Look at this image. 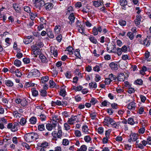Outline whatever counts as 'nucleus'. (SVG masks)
<instances>
[{
	"label": "nucleus",
	"instance_id": "nucleus-56",
	"mask_svg": "<svg viewBox=\"0 0 151 151\" xmlns=\"http://www.w3.org/2000/svg\"><path fill=\"white\" fill-rule=\"evenodd\" d=\"M110 124L114 128H116L117 126V124L113 120L111 122Z\"/></svg>",
	"mask_w": 151,
	"mask_h": 151
},
{
	"label": "nucleus",
	"instance_id": "nucleus-8",
	"mask_svg": "<svg viewBox=\"0 0 151 151\" xmlns=\"http://www.w3.org/2000/svg\"><path fill=\"white\" fill-rule=\"evenodd\" d=\"M102 31V28L100 26L98 27H94L93 29L92 33L95 36L96 35L98 34V32H101Z\"/></svg>",
	"mask_w": 151,
	"mask_h": 151
},
{
	"label": "nucleus",
	"instance_id": "nucleus-58",
	"mask_svg": "<svg viewBox=\"0 0 151 151\" xmlns=\"http://www.w3.org/2000/svg\"><path fill=\"white\" fill-rule=\"evenodd\" d=\"M47 34V36L50 38H54V35L52 32L49 31Z\"/></svg>",
	"mask_w": 151,
	"mask_h": 151
},
{
	"label": "nucleus",
	"instance_id": "nucleus-48",
	"mask_svg": "<svg viewBox=\"0 0 151 151\" xmlns=\"http://www.w3.org/2000/svg\"><path fill=\"white\" fill-rule=\"evenodd\" d=\"M48 145V143L47 142H45L41 144L40 145L41 147L46 148Z\"/></svg>",
	"mask_w": 151,
	"mask_h": 151
},
{
	"label": "nucleus",
	"instance_id": "nucleus-42",
	"mask_svg": "<svg viewBox=\"0 0 151 151\" xmlns=\"http://www.w3.org/2000/svg\"><path fill=\"white\" fill-rule=\"evenodd\" d=\"M127 0H120V4L122 6H124L127 4Z\"/></svg>",
	"mask_w": 151,
	"mask_h": 151
},
{
	"label": "nucleus",
	"instance_id": "nucleus-53",
	"mask_svg": "<svg viewBox=\"0 0 151 151\" xmlns=\"http://www.w3.org/2000/svg\"><path fill=\"white\" fill-rule=\"evenodd\" d=\"M68 124H69L67 122L64 124V127L65 128V129L67 131L68 130L70 129V126Z\"/></svg>",
	"mask_w": 151,
	"mask_h": 151
},
{
	"label": "nucleus",
	"instance_id": "nucleus-12",
	"mask_svg": "<svg viewBox=\"0 0 151 151\" xmlns=\"http://www.w3.org/2000/svg\"><path fill=\"white\" fill-rule=\"evenodd\" d=\"M136 19L134 21L136 25H138L140 24L141 20L142 18L139 15H137L136 16Z\"/></svg>",
	"mask_w": 151,
	"mask_h": 151
},
{
	"label": "nucleus",
	"instance_id": "nucleus-35",
	"mask_svg": "<svg viewBox=\"0 0 151 151\" xmlns=\"http://www.w3.org/2000/svg\"><path fill=\"white\" fill-rule=\"evenodd\" d=\"M127 35L130 40H132L134 38V34L132 32H129L127 34Z\"/></svg>",
	"mask_w": 151,
	"mask_h": 151
},
{
	"label": "nucleus",
	"instance_id": "nucleus-15",
	"mask_svg": "<svg viewBox=\"0 0 151 151\" xmlns=\"http://www.w3.org/2000/svg\"><path fill=\"white\" fill-rule=\"evenodd\" d=\"M111 48L110 47H107V50L109 52H116V47L114 45H111Z\"/></svg>",
	"mask_w": 151,
	"mask_h": 151
},
{
	"label": "nucleus",
	"instance_id": "nucleus-28",
	"mask_svg": "<svg viewBox=\"0 0 151 151\" xmlns=\"http://www.w3.org/2000/svg\"><path fill=\"white\" fill-rule=\"evenodd\" d=\"M5 83L6 85L8 86H12L13 85V82L10 80H6L5 81Z\"/></svg>",
	"mask_w": 151,
	"mask_h": 151
},
{
	"label": "nucleus",
	"instance_id": "nucleus-39",
	"mask_svg": "<svg viewBox=\"0 0 151 151\" xmlns=\"http://www.w3.org/2000/svg\"><path fill=\"white\" fill-rule=\"evenodd\" d=\"M32 95L33 96H37L38 94V92L35 88H33L32 89Z\"/></svg>",
	"mask_w": 151,
	"mask_h": 151
},
{
	"label": "nucleus",
	"instance_id": "nucleus-57",
	"mask_svg": "<svg viewBox=\"0 0 151 151\" xmlns=\"http://www.w3.org/2000/svg\"><path fill=\"white\" fill-rule=\"evenodd\" d=\"M119 24L121 26H124L126 25V22L125 21L120 20L119 21Z\"/></svg>",
	"mask_w": 151,
	"mask_h": 151
},
{
	"label": "nucleus",
	"instance_id": "nucleus-51",
	"mask_svg": "<svg viewBox=\"0 0 151 151\" xmlns=\"http://www.w3.org/2000/svg\"><path fill=\"white\" fill-rule=\"evenodd\" d=\"M69 142L67 139H64L63 140L62 144L64 146H66L69 144Z\"/></svg>",
	"mask_w": 151,
	"mask_h": 151
},
{
	"label": "nucleus",
	"instance_id": "nucleus-18",
	"mask_svg": "<svg viewBox=\"0 0 151 151\" xmlns=\"http://www.w3.org/2000/svg\"><path fill=\"white\" fill-rule=\"evenodd\" d=\"M68 18L70 21L69 23L71 24H72L74 22V20L75 19V18L74 14L73 13H71L69 17Z\"/></svg>",
	"mask_w": 151,
	"mask_h": 151
},
{
	"label": "nucleus",
	"instance_id": "nucleus-23",
	"mask_svg": "<svg viewBox=\"0 0 151 151\" xmlns=\"http://www.w3.org/2000/svg\"><path fill=\"white\" fill-rule=\"evenodd\" d=\"M84 140L87 143L90 142H91V138L89 135H86L83 138Z\"/></svg>",
	"mask_w": 151,
	"mask_h": 151
},
{
	"label": "nucleus",
	"instance_id": "nucleus-41",
	"mask_svg": "<svg viewBox=\"0 0 151 151\" xmlns=\"http://www.w3.org/2000/svg\"><path fill=\"white\" fill-rule=\"evenodd\" d=\"M34 86V84L32 83L31 82H26L25 83L24 87L25 88H27L30 87L31 86Z\"/></svg>",
	"mask_w": 151,
	"mask_h": 151
},
{
	"label": "nucleus",
	"instance_id": "nucleus-9",
	"mask_svg": "<svg viewBox=\"0 0 151 151\" xmlns=\"http://www.w3.org/2000/svg\"><path fill=\"white\" fill-rule=\"evenodd\" d=\"M50 51L51 55H53L54 57H56L58 55L57 50L54 47L51 46L50 47Z\"/></svg>",
	"mask_w": 151,
	"mask_h": 151
},
{
	"label": "nucleus",
	"instance_id": "nucleus-36",
	"mask_svg": "<svg viewBox=\"0 0 151 151\" xmlns=\"http://www.w3.org/2000/svg\"><path fill=\"white\" fill-rule=\"evenodd\" d=\"M67 50L68 52V53L69 55H72L73 54V48L71 46H69L67 47Z\"/></svg>",
	"mask_w": 151,
	"mask_h": 151
},
{
	"label": "nucleus",
	"instance_id": "nucleus-22",
	"mask_svg": "<svg viewBox=\"0 0 151 151\" xmlns=\"http://www.w3.org/2000/svg\"><path fill=\"white\" fill-rule=\"evenodd\" d=\"M13 115L14 117L16 118H20L22 115L20 113H19L17 111H14L13 112Z\"/></svg>",
	"mask_w": 151,
	"mask_h": 151
},
{
	"label": "nucleus",
	"instance_id": "nucleus-45",
	"mask_svg": "<svg viewBox=\"0 0 151 151\" xmlns=\"http://www.w3.org/2000/svg\"><path fill=\"white\" fill-rule=\"evenodd\" d=\"M50 86L51 88H53L55 86V82L52 80H50L49 82Z\"/></svg>",
	"mask_w": 151,
	"mask_h": 151
},
{
	"label": "nucleus",
	"instance_id": "nucleus-62",
	"mask_svg": "<svg viewBox=\"0 0 151 151\" xmlns=\"http://www.w3.org/2000/svg\"><path fill=\"white\" fill-rule=\"evenodd\" d=\"M24 10L27 13H30L31 12L30 8L28 6H25L24 7Z\"/></svg>",
	"mask_w": 151,
	"mask_h": 151
},
{
	"label": "nucleus",
	"instance_id": "nucleus-11",
	"mask_svg": "<svg viewBox=\"0 0 151 151\" xmlns=\"http://www.w3.org/2000/svg\"><path fill=\"white\" fill-rule=\"evenodd\" d=\"M45 4L44 1L43 0H40L36 4H35V5L36 8H40L42 7L44 5L45 6Z\"/></svg>",
	"mask_w": 151,
	"mask_h": 151
},
{
	"label": "nucleus",
	"instance_id": "nucleus-40",
	"mask_svg": "<svg viewBox=\"0 0 151 151\" xmlns=\"http://www.w3.org/2000/svg\"><path fill=\"white\" fill-rule=\"evenodd\" d=\"M49 78L47 76L43 77L42 78L41 82L42 83H44L48 81Z\"/></svg>",
	"mask_w": 151,
	"mask_h": 151
},
{
	"label": "nucleus",
	"instance_id": "nucleus-16",
	"mask_svg": "<svg viewBox=\"0 0 151 151\" xmlns=\"http://www.w3.org/2000/svg\"><path fill=\"white\" fill-rule=\"evenodd\" d=\"M130 138L132 140V141H135L138 138V135L135 133H133L130 135Z\"/></svg>",
	"mask_w": 151,
	"mask_h": 151
},
{
	"label": "nucleus",
	"instance_id": "nucleus-47",
	"mask_svg": "<svg viewBox=\"0 0 151 151\" xmlns=\"http://www.w3.org/2000/svg\"><path fill=\"white\" fill-rule=\"evenodd\" d=\"M14 64L16 66L19 67L21 65V62L18 60H16L14 62Z\"/></svg>",
	"mask_w": 151,
	"mask_h": 151
},
{
	"label": "nucleus",
	"instance_id": "nucleus-37",
	"mask_svg": "<svg viewBox=\"0 0 151 151\" xmlns=\"http://www.w3.org/2000/svg\"><path fill=\"white\" fill-rule=\"evenodd\" d=\"M30 36H28L27 38H25L23 42L26 44H27L29 43H30L31 42V40H30L29 39L31 38Z\"/></svg>",
	"mask_w": 151,
	"mask_h": 151
},
{
	"label": "nucleus",
	"instance_id": "nucleus-20",
	"mask_svg": "<svg viewBox=\"0 0 151 151\" xmlns=\"http://www.w3.org/2000/svg\"><path fill=\"white\" fill-rule=\"evenodd\" d=\"M13 7L17 12H19L20 11L21 9L19 7L18 4H14L13 5Z\"/></svg>",
	"mask_w": 151,
	"mask_h": 151
},
{
	"label": "nucleus",
	"instance_id": "nucleus-54",
	"mask_svg": "<svg viewBox=\"0 0 151 151\" xmlns=\"http://www.w3.org/2000/svg\"><path fill=\"white\" fill-rule=\"evenodd\" d=\"M82 88V87L81 86H78L77 87L74 86L73 87V89L74 90L76 91H80Z\"/></svg>",
	"mask_w": 151,
	"mask_h": 151
},
{
	"label": "nucleus",
	"instance_id": "nucleus-2",
	"mask_svg": "<svg viewBox=\"0 0 151 151\" xmlns=\"http://www.w3.org/2000/svg\"><path fill=\"white\" fill-rule=\"evenodd\" d=\"M15 102L17 104H20L22 106H25L28 104V102L26 99L17 98L15 100Z\"/></svg>",
	"mask_w": 151,
	"mask_h": 151
},
{
	"label": "nucleus",
	"instance_id": "nucleus-61",
	"mask_svg": "<svg viewBox=\"0 0 151 151\" xmlns=\"http://www.w3.org/2000/svg\"><path fill=\"white\" fill-rule=\"evenodd\" d=\"M101 79V77L98 74L96 75L95 79L96 82H98Z\"/></svg>",
	"mask_w": 151,
	"mask_h": 151
},
{
	"label": "nucleus",
	"instance_id": "nucleus-19",
	"mask_svg": "<svg viewBox=\"0 0 151 151\" xmlns=\"http://www.w3.org/2000/svg\"><path fill=\"white\" fill-rule=\"evenodd\" d=\"M113 120L112 119L109 117H106L104 119V122L107 124H110Z\"/></svg>",
	"mask_w": 151,
	"mask_h": 151
},
{
	"label": "nucleus",
	"instance_id": "nucleus-59",
	"mask_svg": "<svg viewBox=\"0 0 151 151\" xmlns=\"http://www.w3.org/2000/svg\"><path fill=\"white\" fill-rule=\"evenodd\" d=\"M15 73H16V75L17 77H20L22 75L21 73L18 69L16 70V71Z\"/></svg>",
	"mask_w": 151,
	"mask_h": 151
},
{
	"label": "nucleus",
	"instance_id": "nucleus-4",
	"mask_svg": "<svg viewBox=\"0 0 151 151\" xmlns=\"http://www.w3.org/2000/svg\"><path fill=\"white\" fill-rule=\"evenodd\" d=\"M31 48L33 53L35 55V57H36L37 55L40 53V49L38 47H37L36 45H33L31 46Z\"/></svg>",
	"mask_w": 151,
	"mask_h": 151
},
{
	"label": "nucleus",
	"instance_id": "nucleus-17",
	"mask_svg": "<svg viewBox=\"0 0 151 151\" xmlns=\"http://www.w3.org/2000/svg\"><path fill=\"white\" fill-rule=\"evenodd\" d=\"M109 66L112 70H116L118 69L117 64L114 63L112 62L111 63L109 64Z\"/></svg>",
	"mask_w": 151,
	"mask_h": 151
},
{
	"label": "nucleus",
	"instance_id": "nucleus-27",
	"mask_svg": "<svg viewBox=\"0 0 151 151\" xmlns=\"http://www.w3.org/2000/svg\"><path fill=\"white\" fill-rule=\"evenodd\" d=\"M89 87L90 88H96L97 87L96 83L95 82H91L89 84Z\"/></svg>",
	"mask_w": 151,
	"mask_h": 151
},
{
	"label": "nucleus",
	"instance_id": "nucleus-38",
	"mask_svg": "<svg viewBox=\"0 0 151 151\" xmlns=\"http://www.w3.org/2000/svg\"><path fill=\"white\" fill-rule=\"evenodd\" d=\"M74 134L76 137H79L81 136V132L78 130H75Z\"/></svg>",
	"mask_w": 151,
	"mask_h": 151
},
{
	"label": "nucleus",
	"instance_id": "nucleus-6",
	"mask_svg": "<svg viewBox=\"0 0 151 151\" xmlns=\"http://www.w3.org/2000/svg\"><path fill=\"white\" fill-rule=\"evenodd\" d=\"M78 121L77 116H72L70 118L68 119L67 122L69 124L72 125L74 124L75 121L77 122Z\"/></svg>",
	"mask_w": 151,
	"mask_h": 151
},
{
	"label": "nucleus",
	"instance_id": "nucleus-13",
	"mask_svg": "<svg viewBox=\"0 0 151 151\" xmlns=\"http://www.w3.org/2000/svg\"><path fill=\"white\" fill-rule=\"evenodd\" d=\"M125 77L124 73H120L117 77L118 80L120 81H123L125 79Z\"/></svg>",
	"mask_w": 151,
	"mask_h": 151
},
{
	"label": "nucleus",
	"instance_id": "nucleus-49",
	"mask_svg": "<svg viewBox=\"0 0 151 151\" xmlns=\"http://www.w3.org/2000/svg\"><path fill=\"white\" fill-rule=\"evenodd\" d=\"M40 119L42 121H45L46 118V117L44 114H41L40 115Z\"/></svg>",
	"mask_w": 151,
	"mask_h": 151
},
{
	"label": "nucleus",
	"instance_id": "nucleus-52",
	"mask_svg": "<svg viewBox=\"0 0 151 151\" xmlns=\"http://www.w3.org/2000/svg\"><path fill=\"white\" fill-rule=\"evenodd\" d=\"M73 7L71 6H70L68 8L67 14H68V13H72V12L73 11Z\"/></svg>",
	"mask_w": 151,
	"mask_h": 151
},
{
	"label": "nucleus",
	"instance_id": "nucleus-29",
	"mask_svg": "<svg viewBox=\"0 0 151 151\" xmlns=\"http://www.w3.org/2000/svg\"><path fill=\"white\" fill-rule=\"evenodd\" d=\"M93 2L94 6L96 7H98L101 5L102 1H94Z\"/></svg>",
	"mask_w": 151,
	"mask_h": 151
},
{
	"label": "nucleus",
	"instance_id": "nucleus-44",
	"mask_svg": "<svg viewBox=\"0 0 151 151\" xmlns=\"http://www.w3.org/2000/svg\"><path fill=\"white\" fill-rule=\"evenodd\" d=\"M128 123L131 125H133L134 123L133 119L131 118H129L128 119Z\"/></svg>",
	"mask_w": 151,
	"mask_h": 151
},
{
	"label": "nucleus",
	"instance_id": "nucleus-63",
	"mask_svg": "<svg viewBox=\"0 0 151 151\" xmlns=\"http://www.w3.org/2000/svg\"><path fill=\"white\" fill-rule=\"evenodd\" d=\"M140 98L141 99V101L142 102H145L146 99V97L145 96L141 95H140Z\"/></svg>",
	"mask_w": 151,
	"mask_h": 151
},
{
	"label": "nucleus",
	"instance_id": "nucleus-31",
	"mask_svg": "<svg viewBox=\"0 0 151 151\" xmlns=\"http://www.w3.org/2000/svg\"><path fill=\"white\" fill-rule=\"evenodd\" d=\"M61 27L59 26H56L54 28V32L55 33L58 34L59 33Z\"/></svg>",
	"mask_w": 151,
	"mask_h": 151
},
{
	"label": "nucleus",
	"instance_id": "nucleus-55",
	"mask_svg": "<svg viewBox=\"0 0 151 151\" xmlns=\"http://www.w3.org/2000/svg\"><path fill=\"white\" fill-rule=\"evenodd\" d=\"M41 95V96L44 97L46 95L47 92L44 89H41L40 91Z\"/></svg>",
	"mask_w": 151,
	"mask_h": 151
},
{
	"label": "nucleus",
	"instance_id": "nucleus-30",
	"mask_svg": "<svg viewBox=\"0 0 151 151\" xmlns=\"http://www.w3.org/2000/svg\"><path fill=\"white\" fill-rule=\"evenodd\" d=\"M82 131L85 133H88L89 129L86 125L82 127Z\"/></svg>",
	"mask_w": 151,
	"mask_h": 151
},
{
	"label": "nucleus",
	"instance_id": "nucleus-25",
	"mask_svg": "<svg viewBox=\"0 0 151 151\" xmlns=\"http://www.w3.org/2000/svg\"><path fill=\"white\" fill-rule=\"evenodd\" d=\"M142 45H143L144 46L148 47L150 45V41L147 40V39H145L143 41L142 43Z\"/></svg>",
	"mask_w": 151,
	"mask_h": 151
},
{
	"label": "nucleus",
	"instance_id": "nucleus-60",
	"mask_svg": "<svg viewBox=\"0 0 151 151\" xmlns=\"http://www.w3.org/2000/svg\"><path fill=\"white\" fill-rule=\"evenodd\" d=\"M40 23L45 24L46 23V21L43 17H41L40 18Z\"/></svg>",
	"mask_w": 151,
	"mask_h": 151
},
{
	"label": "nucleus",
	"instance_id": "nucleus-46",
	"mask_svg": "<svg viewBox=\"0 0 151 151\" xmlns=\"http://www.w3.org/2000/svg\"><path fill=\"white\" fill-rule=\"evenodd\" d=\"M26 122V120L24 118L21 119L19 122L20 124L22 126L24 125Z\"/></svg>",
	"mask_w": 151,
	"mask_h": 151
},
{
	"label": "nucleus",
	"instance_id": "nucleus-5",
	"mask_svg": "<svg viewBox=\"0 0 151 151\" xmlns=\"http://www.w3.org/2000/svg\"><path fill=\"white\" fill-rule=\"evenodd\" d=\"M54 123L51 121L50 123H48L46 124V128L49 131H51L53 129H55L57 125V122Z\"/></svg>",
	"mask_w": 151,
	"mask_h": 151
},
{
	"label": "nucleus",
	"instance_id": "nucleus-3",
	"mask_svg": "<svg viewBox=\"0 0 151 151\" xmlns=\"http://www.w3.org/2000/svg\"><path fill=\"white\" fill-rule=\"evenodd\" d=\"M29 75L34 77H39L40 75V73L38 70L34 69L31 70Z\"/></svg>",
	"mask_w": 151,
	"mask_h": 151
},
{
	"label": "nucleus",
	"instance_id": "nucleus-14",
	"mask_svg": "<svg viewBox=\"0 0 151 151\" xmlns=\"http://www.w3.org/2000/svg\"><path fill=\"white\" fill-rule=\"evenodd\" d=\"M53 5L50 3H47L45 5V7L46 9L50 10L53 8Z\"/></svg>",
	"mask_w": 151,
	"mask_h": 151
},
{
	"label": "nucleus",
	"instance_id": "nucleus-21",
	"mask_svg": "<svg viewBox=\"0 0 151 151\" xmlns=\"http://www.w3.org/2000/svg\"><path fill=\"white\" fill-rule=\"evenodd\" d=\"M52 119H51L52 122H53L55 123V122H57V124H58L57 120H58V116L57 115H52Z\"/></svg>",
	"mask_w": 151,
	"mask_h": 151
},
{
	"label": "nucleus",
	"instance_id": "nucleus-1",
	"mask_svg": "<svg viewBox=\"0 0 151 151\" xmlns=\"http://www.w3.org/2000/svg\"><path fill=\"white\" fill-rule=\"evenodd\" d=\"M37 134L36 133H28L24 136V139L27 142H31L35 140L37 138Z\"/></svg>",
	"mask_w": 151,
	"mask_h": 151
},
{
	"label": "nucleus",
	"instance_id": "nucleus-32",
	"mask_svg": "<svg viewBox=\"0 0 151 151\" xmlns=\"http://www.w3.org/2000/svg\"><path fill=\"white\" fill-rule=\"evenodd\" d=\"M90 41L93 43L96 44L97 42V40L93 36H90L89 38Z\"/></svg>",
	"mask_w": 151,
	"mask_h": 151
},
{
	"label": "nucleus",
	"instance_id": "nucleus-34",
	"mask_svg": "<svg viewBox=\"0 0 151 151\" xmlns=\"http://www.w3.org/2000/svg\"><path fill=\"white\" fill-rule=\"evenodd\" d=\"M87 150V147L85 145H82L80 149H78L77 151H86Z\"/></svg>",
	"mask_w": 151,
	"mask_h": 151
},
{
	"label": "nucleus",
	"instance_id": "nucleus-24",
	"mask_svg": "<svg viewBox=\"0 0 151 151\" xmlns=\"http://www.w3.org/2000/svg\"><path fill=\"white\" fill-rule=\"evenodd\" d=\"M39 57L42 63H46L47 61V60L46 57L43 55H40Z\"/></svg>",
	"mask_w": 151,
	"mask_h": 151
},
{
	"label": "nucleus",
	"instance_id": "nucleus-43",
	"mask_svg": "<svg viewBox=\"0 0 151 151\" xmlns=\"http://www.w3.org/2000/svg\"><path fill=\"white\" fill-rule=\"evenodd\" d=\"M45 126L44 124H40L38 126V129L40 131H42L45 129Z\"/></svg>",
	"mask_w": 151,
	"mask_h": 151
},
{
	"label": "nucleus",
	"instance_id": "nucleus-33",
	"mask_svg": "<svg viewBox=\"0 0 151 151\" xmlns=\"http://www.w3.org/2000/svg\"><path fill=\"white\" fill-rule=\"evenodd\" d=\"M37 122V119L36 117H31L29 119V122L30 123L32 124H35Z\"/></svg>",
	"mask_w": 151,
	"mask_h": 151
},
{
	"label": "nucleus",
	"instance_id": "nucleus-26",
	"mask_svg": "<svg viewBox=\"0 0 151 151\" xmlns=\"http://www.w3.org/2000/svg\"><path fill=\"white\" fill-rule=\"evenodd\" d=\"M29 14L30 16V18L32 20H34L35 17L37 16V14L36 12L33 13L30 12L29 13Z\"/></svg>",
	"mask_w": 151,
	"mask_h": 151
},
{
	"label": "nucleus",
	"instance_id": "nucleus-10",
	"mask_svg": "<svg viewBox=\"0 0 151 151\" xmlns=\"http://www.w3.org/2000/svg\"><path fill=\"white\" fill-rule=\"evenodd\" d=\"M136 107V103L133 102H131L128 104L127 108L129 109L133 110H135Z\"/></svg>",
	"mask_w": 151,
	"mask_h": 151
},
{
	"label": "nucleus",
	"instance_id": "nucleus-64",
	"mask_svg": "<svg viewBox=\"0 0 151 151\" xmlns=\"http://www.w3.org/2000/svg\"><path fill=\"white\" fill-rule=\"evenodd\" d=\"M96 116V113H93L90 114V117L92 119H95Z\"/></svg>",
	"mask_w": 151,
	"mask_h": 151
},
{
	"label": "nucleus",
	"instance_id": "nucleus-50",
	"mask_svg": "<svg viewBox=\"0 0 151 151\" xmlns=\"http://www.w3.org/2000/svg\"><path fill=\"white\" fill-rule=\"evenodd\" d=\"M109 78L110 79L111 81L115 80L116 79V77L112 73L109 75Z\"/></svg>",
	"mask_w": 151,
	"mask_h": 151
},
{
	"label": "nucleus",
	"instance_id": "nucleus-7",
	"mask_svg": "<svg viewBox=\"0 0 151 151\" xmlns=\"http://www.w3.org/2000/svg\"><path fill=\"white\" fill-rule=\"evenodd\" d=\"M62 132L61 129H59L57 133L56 131H54L52 133V134L53 137H56L58 138H61L62 137Z\"/></svg>",
	"mask_w": 151,
	"mask_h": 151
}]
</instances>
